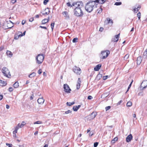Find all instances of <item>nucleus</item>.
I'll use <instances>...</instances> for the list:
<instances>
[{"label":"nucleus","instance_id":"obj_36","mask_svg":"<svg viewBox=\"0 0 147 147\" xmlns=\"http://www.w3.org/2000/svg\"><path fill=\"white\" fill-rule=\"evenodd\" d=\"M78 40V38H74L72 40L73 42L74 43L77 42Z\"/></svg>","mask_w":147,"mask_h":147},{"label":"nucleus","instance_id":"obj_59","mask_svg":"<svg viewBox=\"0 0 147 147\" xmlns=\"http://www.w3.org/2000/svg\"><path fill=\"white\" fill-rule=\"evenodd\" d=\"M103 28H102V27H100V28L99 31H100L101 32H102L103 31Z\"/></svg>","mask_w":147,"mask_h":147},{"label":"nucleus","instance_id":"obj_27","mask_svg":"<svg viewBox=\"0 0 147 147\" xmlns=\"http://www.w3.org/2000/svg\"><path fill=\"white\" fill-rule=\"evenodd\" d=\"M118 140V138L117 137H115L112 140H111V144H114L115 142L117 141Z\"/></svg>","mask_w":147,"mask_h":147},{"label":"nucleus","instance_id":"obj_46","mask_svg":"<svg viewBox=\"0 0 147 147\" xmlns=\"http://www.w3.org/2000/svg\"><path fill=\"white\" fill-rule=\"evenodd\" d=\"M13 90V88L11 87H9L8 89V90L9 92H11Z\"/></svg>","mask_w":147,"mask_h":147},{"label":"nucleus","instance_id":"obj_44","mask_svg":"<svg viewBox=\"0 0 147 147\" xmlns=\"http://www.w3.org/2000/svg\"><path fill=\"white\" fill-rule=\"evenodd\" d=\"M42 73V70L41 69H39L38 71V73L39 74H40Z\"/></svg>","mask_w":147,"mask_h":147},{"label":"nucleus","instance_id":"obj_50","mask_svg":"<svg viewBox=\"0 0 147 147\" xmlns=\"http://www.w3.org/2000/svg\"><path fill=\"white\" fill-rule=\"evenodd\" d=\"M92 98V97L91 96H88V99L89 100H91Z\"/></svg>","mask_w":147,"mask_h":147},{"label":"nucleus","instance_id":"obj_1","mask_svg":"<svg viewBox=\"0 0 147 147\" xmlns=\"http://www.w3.org/2000/svg\"><path fill=\"white\" fill-rule=\"evenodd\" d=\"M73 5L74 8V14L77 16H81L83 15V12L82 10L84 9L83 3L81 2H78L74 3Z\"/></svg>","mask_w":147,"mask_h":147},{"label":"nucleus","instance_id":"obj_56","mask_svg":"<svg viewBox=\"0 0 147 147\" xmlns=\"http://www.w3.org/2000/svg\"><path fill=\"white\" fill-rule=\"evenodd\" d=\"M133 82V80H132V81L131 82V83H130V84L129 85L128 87V88H130V87L131 86L132 83Z\"/></svg>","mask_w":147,"mask_h":147},{"label":"nucleus","instance_id":"obj_35","mask_svg":"<svg viewBox=\"0 0 147 147\" xmlns=\"http://www.w3.org/2000/svg\"><path fill=\"white\" fill-rule=\"evenodd\" d=\"M67 5L68 7H74L73 4L72 5H71L70 2H68L67 3Z\"/></svg>","mask_w":147,"mask_h":147},{"label":"nucleus","instance_id":"obj_26","mask_svg":"<svg viewBox=\"0 0 147 147\" xmlns=\"http://www.w3.org/2000/svg\"><path fill=\"white\" fill-rule=\"evenodd\" d=\"M49 21V19H45L42 20V24H45Z\"/></svg>","mask_w":147,"mask_h":147},{"label":"nucleus","instance_id":"obj_14","mask_svg":"<svg viewBox=\"0 0 147 147\" xmlns=\"http://www.w3.org/2000/svg\"><path fill=\"white\" fill-rule=\"evenodd\" d=\"M45 101L43 98H39L37 100V102L39 104H42Z\"/></svg>","mask_w":147,"mask_h":147},{"label":"nucleus","instance_id":"obj_10","mask_svg":"<svg viewBox=\"0 0 147 147\" xmlns=\"http://www.w3.org/2000/svg\"><path fill=\"white\" fill-rule=\"evenodd\" d=\"M62 14L64 16L65 18L67 20H68L69 19V16L68 14V13L67 11H63L62 12Z\"/></svg>","mask_w":147,"mask_h":147},{"label":"nucleus","instance_id":"obj_62","mask_svg":"<svg viewBox=\"0 0 147 147\" xmlns=\"http://www.w3.org/2000/svg\"><path fill=\"white\" fill-rule=\"evenodd\" d=\"M90 130H91V129L90 128H88V129L87 130V133H88L90 131Z\"/></svg>","mask_w":147,"mask_h":147},{"label":"nucleus","instance_id":"obj_60","mask_svg":"<svg viewBox=\"0 0 147 147\" xmlns=\"http://www.w3.org/2000/svg\"><path fill=\"white\" fill-rule=\"evenodd\" d=\"M3 98V96L2 95H0V100H1Z\"/></svg>","mask_w":147,"mask_h":147},{"label":"nucleus","instance_id":"obj_15","mask_svg":"<svg viewBox=\"0 0 147 147\" xmlns=\"http://www.w3.org/2000/svg\"><path fill=\"white\" fill-rule=\"evenodd\" d=\"M81 83V80L80 79V78H78L76 84V88L77 89H78L80 88Z\"/></svg>","mask_w":147,"mask_h":147},{"label":"nucleus","instance_id":"obj_24","mask_svg":"<svg viewBox=\"0 0 147 147\" xmlns=\"http://www.w3.org/2000/svg\"><path fill=\"white\" fill-rule=\"evenodd\" d=\"M36 74L35 72H33L30 74L29 76L28 77L30 78H32L33 77L35 76H36Z\"/></svg>","mask_w":147,"mask_h":147},{"label":"nucleus","instance_id":"obj_38","mask_svg":"<svg viewBox=\"0 0 147 147\" xmlns=\"http://www.w3.org/2000/svg\"><path fill=\"white\" fill-rule=\"evenodd\" d=\"M20 37V34H19V35H15L14 38L15 39L17 40Z\"/></svg>","mask_w":147,"mask_h":147},{"label":"nucleus","instance_id":"obj_58","mask_svg":"<svg viewBox=\"0 0 147 147\" xmlns=\"http://www.w3.org/2000/svg\"><path fill=\"white\" fill-rule=\"evenodd\" d=\"M40 27L41 28H44V29H47V28L46 27H45V26H40Z\"/></svg>","mask_w":147,"mask_h":147},{"label":"nucleus","instance_id":"obj_33","mask_svg":"<svg viewBox=\"0 0 147 147\" xmlns=\"http://www.w3.org/2000/svg\"><path fill=\"white\" fill-rule=\"evenodd\" d=\"M42 123V122L41 121H36L34 123V124H41Z\"/></svg>","mask_w":147,"mask_h":147},{"label":"nucleus","instance_id":"obj_64","mask_svg":"<svg viewBox=\"0 0 147 147\" xmlns=\"http://www.w3.org/2000/svg\"><path fill=\"white\" fill-rule=\"evenodd\" d=\"M134 118H136V115L135 113L133 114H132Z\"/></svg>","mask_w":147,"mask_h":147},{"label":"nucleus","instance_id":"obj_9","mask_svg":"<svg viewBox=\"0 0 147 147\" xmlns=\"http://www.w3.org/2000/svg\"><path fill=\"white\" fill-rule=\"evenodd\" d=\"M147 86V81L145 80L143 81L141 85L140 88L143 90Z\"/></svg>","mask_w":147,"mask_h":147},{"label":"nucleus","instance_id":"obj_43","mask_svg":"<svg viewBox=\"0 0 147 147\" xmlns=\"http://www.w3.org/2000/svg\"><path fill=\"white\" fill-rule=\"evenodd\" d=\"M111 107L110 106H109L106 107H105V109L106 110V111H107L109 110L110 109Z\"/></svg>","mask_w":147,"mask_h":147},{"label":"nucleus","instance_id":"obj_34","mask_svg":"<svg viewBox=\"0 0 147 147\" xmlns=\"http://www.w3.org/2000/svg\"><path fill=\"white\" fill-rule=\"evenodd\" d=\"M129 57V55L128 54H126L124 57V60H125L127 59Z\"/></svg>","mask_w":147,"mask_h":147},{"label":"nucleus","instance_id":"obj_6","mask_svg":"<svg viewBox=\"0 0 147 147\" xmlns=\"http://www.w3.org/2000/svg\"><path fill=\"white\" fill-rule=\"evenodd\" d=\"M63 88L65 92L67 93H70L71 90L69 86L67 84H65L63 85Z\"/></svg>","mask_w":147,"mask_h":147},{"label":"nucleus","instance_id":"obj_53","mask_svg":"<svg viewBox=\"0 0 147 147\" xmlns=\"http://www.w3.org/2000/svg\"><path fill=\"white\" fill-rule=\"evenodd\" d=\"M26 22V20H23L22 21V25H24Z\"/></svg>","mask_w":147,"mask_h":147},{"label":"nucleus","instance_id":"obj_7","mask_svg":"<svg viewBox=\"0 0 147 147\" xmlns=\"http://www.w3.org/2000/svg\"><path fill=\"white\" fill-rule=\"evenodd\" d=\"M73 71L75 73L78 75L80 74L81 72V69L76 66H75L73 68Z\"/></svg>","mask_w":147,"mask_h":147},{"label":"nucleus","instance_id":"obj_31","mask_svg":"<svg viewBox=\"0 0 147 147\" xmlns=\"http://www.w3.org/2000/svg\"><path fill=\"white\" fill-rule=\"evenodd\" d=\"M141 14L140 12H139L137 14V16L138 17V20H140L141 18Z\"/></svg>","mask_w":147,"mask_h":147},{"label":"nucleus","instance_id":"obj_23","mask_svg":"<svg viewBox=\"0 0 147 147\" xmlns=\"http://www.w3.org/2000/svg\"><path fill=\"white\" fill-rule=\"evenodd\" d=\"M106 0H96L95 1L96 2L98 3H100L102 4L106 1Z\"/></svg>","mask_w":147,"mask_h":147},{"label":"nucleus","instance_id":"obj_18","mask_svg":"<svg viewBox=\"0 0 147 147\" xmlns=\"http://www.w3.org/2000/svg\"><path fill=\"white\" fill-rule=\"evenodd\" d=\"M105 22H106L107 24H108L109 23H113V20L109 18H107L106 20L105 21Z\"/></svg>","mask_w":147,"mask_h":147},{"label":"nucleus","instance_id":"obj_2","mask_svg":"<svg viewBox=\"0 0 147 147\" xmlns=\"http://www.w3.org/2000/svg\"><path fill=\"white\" fill-rule=\"evenodd\" d=\"M96 7L95 1H90L86 5L85 9L88 12H91L94 8Z\"/></svg>","mask_w":147,"mask_h":147},{"label":"nucleus","instance_id":"obj_29","mask_svg":"<svg viewBox=\"0 0 147 147\" xmlns=\"http://www.w3.org/2000/svg\"><path fill=\"white\" fill-rule=\"evenodd\" d=\"M132 105V103L130 101H128L127 102L126 104V105L127 107H131Z\"/></svg>","mask_w":147,"mask_h":147},{"label":"nucleus","instance_id":"obj_49","mask_svg":"<svg viewBox=\"0 0 147 147\" xmlns=\"http://www.w3.org/2000/svg\"><path fill=\"white\" fill-rule=\"evenodd\" d=\"M26 32V31H25L22 34H20V37H21L24 36L25 35Z\"/></svg>","mask_w":147,"mask_h":147},{"label":"nucleus","instance_id":"obj_51","mask_svg":"<svg viewBox=\"0 0 147 147\" xmlns=\"http://www.w3.org/2000/svg\"><path fill=\"white\" fill-rule=\"evenodd\" d=\"M4 49V47L3 46H1L0 47V51H2V50H3Z\"/></svg>","mask_w":147,"mask_h":147},{"label":"nucleus","instance_id":"obj_54","mask_svg":"<svg viewBox=\"0 0 147 147\" xmlns=\"http://www.w3.org/2000/svg\"><path fill=\"white\" fill-rule=\"evenodd\" d=\"M34 20V18H31L29 19V21L30 22H32Z\"/></svg>","mask_w":147,"mask_h":147},{"label":"nucleus","instance_id":"obj_37","mask_svg":"<svg viewBox=\"0 0 147 147\" xmlns=\"http://www.w3.org/2000/svg\"><path fill=\"white\" fill-rule=\"evenodd\" d=\"M102 11V9L101 8H100L97 9L98 13H100Z\"/></svg>","mask_w":147,"mask_h":147},{"label":"nucleus","instance_id":"obj_20","mask_svg":"<svg viewBox=\"0 0 147 147\" xmlns=\"http://www.w3.org/2000/svg\"><path fill=\"white\" fill-rule=\"evenodd\" d=\"M7 83L6 82H5L1 80H0V85L1 86H4L6 85Z\"/></svg>","mask_w":147,"mask_h":147},{"label":"nucleus","instance_id":"obj_47","mask_svg":"<svg viewBox=\"0 0 147 147\" xmlns=\"http://www.w3.org/2000/svg\"><path fill=\"white\" fill-rule=\"evenodd\" d=\"M71 111L70 110H68L67 111H66L65 112V113L66 114H68L69 113H71Z\"/></svg>","mask_w":147,"mask_h":147},{"label":"nucleus","instance_id":"obj_52","mask_svg":"<svg viewBox=\"0 0 147 147\" xmlns=\"http://www.w3.org/2000/svg\"><path fill=\"white\" fill-rule=\"evenodd\" d=\"M16 1V0H12L11 1V2L13 4L15 3Z\"/></svg>","mask_w":147,"mask_h":147},{"label":"nucleus","instance_id":"obj_55","mask_svg":"<svg viewBox=\"0 0 147 147\" xmlns=\"http://www.w3.org/2000/svg\"><path fill=\"white\" fill-rule=\"evenodd\" d=\"M93 134V132L92 131H91L89 134V135L90 136H92Z\"/></svg>","mask_w":147,"mask_h":147},{"label":"nucleus","instance_id":"obj_11","mask_svg":"<svg viewBox=\"0 0 147 147\" xmlns=\"http://www.w3.org/2000/svg\"><path fill=\"white\" fill-rule=\"evenodd\" d=\"M140 8V6L138 5H136L133 8L134 12L135 13H137Z\"/></svg>","mask_w":147,"mask_h":147},{"label":"nucleus","instance_id":"obj_57","mask_svg":"<svg viewBox=\"0 0 147 147\" xmlns=\"http://www.w3.org/2000/svg\"><path fill=\"white\" fill-rule=\"evenodd\" d=\"M17 131L15 130H14L13 131V134H16L17 133Z\"/></svg>","mask_w":147,"mask_h":147},{"label":"nucleus","instance_id":"obj_5","mask_svg":"<svg viewBox=\"0 0 147 147\" xmlns=\"http://www.w3.org/2000/svg\"><path fill=\"white\" fill-rule=\"evenodd\" d=\"M2 71L4 76L7 78H9L11 76L10 72L6 67H4L3 68Z\"/></svg>","mask_w":147,"mask_h":147},{"label":"nucleus","instance_id":"obj_22","mask_svg":"<svg viewBox=\"0 0 147 147\" xmlns=\"http://www.w3.org/2000/svg\"><path fill=\"white\" fill-rule=\"evenodd\" d=\"M9 21L11 22L10 24H11V25H10V24L9 23H8L7 24V27L9 28H11L13 26V23L10 21Z\"/></svg>","mask_w":147,"mask_h":147},{"label":"nucleus","instance_id":"obj_30","mask_svg":"<svg viewBox=\"0 0 147 147\" xmlns=\"http://www.w3.org/2000/svg\"><path fill=\"white\" fill-rule=\"evenodd\" d=\"M55 25V23L54 22H53V23H51V28L52 29V31L53 30L54 26Z\"/></svg>","mask_w":147,"mask_h":147},{"label":"nucleus","instance_id":"obj_28","mask_svg":"<svg viewBox=\"0 0 147 147\" xmlns=\"http://www.w3.org/2000/svg\"><path fill=\"white\" fill-rule=\"evenodd\" d=\"M26 124V123H25L24 121H22V123L20 124V123H18V124L20 125V128H22Z\"/></svg>","mask_w":147,"mask_h":147},{"label":"nucleus","instance_id":"obj_25","mask_svg":"<svg viewBox=\"0 0 147 147\" xmlns=\"http://www.w3.org/2000/svg\"><path fill=\"white\" fill-rule=\"evenodd\" d=\"M13 86L15 88H17L19 86V83L18 82H16L13 85Z\"/></svg>","mask_w":147,"mask_h":147},{"label":"nucleus","instance_id":"obj_3","mask_svg":"<svg viewBox=\"0 0 147 147\" xmlns=\"http://www.w3.org/2000/svg\"><path fill=\"white\" fill-rule=\"evenodd\" d=\"M44 58L42 54H38L36 58V62L38 64H40L42 62Z\"/></svg>","mask_w":147,"mask_h":147},{"label":"nucleus","instance_id":"obj_21","mask_svg":"<svg viewBox=\"0 0 147 147\" xmlns=\"http://www.w3.org/2000/svg\"><path fill=\"white\" fill-rule=\"evenodd\" d=\"M142 61V57H139L137 58V64L140 65Z\"/></svg>","mask_w":147,"mask_h":147},{"label":"nucleus","instance_id":"obj_32","mask_svg":"<svg viewBox=\"0 0 147 147\" xmlns=\"http://www.w3.org/2000/svg\"><path fill=\"white\" fill-rule=\"evenodd\" d=\"M73 109L74 111H77V110H78V108L77 107V106H74L73 108Z\"/></svg>","mask_w":147,"mask_h":147},{"label":"nucleus","instance_id":"obj_41","mask_svg":"<svg viewBox=\"0 0 147 147\" xmlns=\"http://www.w3.org/2000/svg\"><path fill=\"white\" fill-rule=\"evenodd\" d=\"M144 56H146V57L147 56V49H146L144 53Z\"/></svg>","mask_w":147,"mask_h":147},{"label":"nucleus","instance_id":"obj_42","mask_svg":"<svg viewBox=\"0 0 147 147\" xmlns=\"http://www.w3.org/2000/svg\"><path fill=\"white\" fill-rule=\"evenodd\" d=\"M49 0H44L43 3L44 5H46L47 4V3L48 2Z\"/></svg>","mask_w":147,"mask_h":147},{"label":"nucleus","instance_id":"obj_17","mask_svg":"<svg viewBox=\"0 0 147 147\" xmlns=\"http://www.w3.org/2000/svg\"><path fill=\"white\" fill-rule=\"evenodd\" d=\"M6 54L7 56L9 57H11L12 56L13 53L10 51H7Z\"/></svg>","mask_w":147,"mask_h":147},{"label":"nucleus","instance_id":"obj_45","mask_svg":"<svg viewBox=\"0 0 147 147\" xmlns=\"http://www.w3.org/2000/svg\"><path fill=\"white\" fill-rule=\"evenodd\" d=\"M98 144V143L97 142H95L94 143V147H96Z\"/></svg>","mask_w":147,"mask_h":147},{"label":"nucleus","instance_id":"obj_48","mask_svg":"<svg viewBox=\"0 0 147 147\" xmlns=\"http://www.w3.org/2000/svg\"><path fill=\"white\" fill-rule=\"evenodd\" d=\"M107 77H108V76H103V80H106V79H107Z\"/></svg>","mask_w":147,"mask_h":147},{"label":"nucleus","instance_id":"obj_13","mask_svg":"<svg viewBox=\"0 0 147 147\" xmlns=\"http://www.w3.org/2000/svg\"><path fill=\"white\" fill-rule=\"evenodd\" d=\"M132 138V136L131 134H130L128 135L126 139V141L127 142H130Z\"/></svg>","mask_w":147,"mask_h":147},{"label":"nucleus","instance_id":"obj_12","mask_svg":"<svg viewBox=\"0 0 147 147\" xmlns=\"http://www.w3.org/2000/svg\"><path fill=\"white\" fill-rule=\"evenodd\" d=\"M50 12V10L48 8L45 9V10L42 12V13L44 15H48Z\"/></svg>","mask_w":147,"mask_h":147},{"label":"nucleus","instance_id":"obj_40","mask_svg":"<svg viewBox=\"0 0 147 147\" xmlns=\"http://www.w3.org/2000/svg\"><path fill=\"white\" fill-rule=\"evenodd\" d=\"M19 125V124H18V125L15 127V130L18 131V130L20 128Z\"/></svg>","mask_w":147,"mask_h":147},{"label":"nucleus","instance_id":"obj_4","mask_svg":"<svg viewBox=\"0 0 147 147\" xmlns=\"http://www.w3.org/2000/svg\"><path fill=\"white\" fill-rule=\"evenodd\" d=\"M110 53V52L108 50L102 51L100 54V57L102 59L107 58Z\"/></svg>","mask_w":147,"mask_h":147},{"label":"nucleus","instance_id":"obj_63","mask_svg":"<svg viewBox=\"0 0 147 147\" xmlns=\"http://www.w3.org/2000/svg\"><path fill=\"white\" fill-rule=\"evenodd\" d=\"M121 100H120V101H119L117 103V105H120L121 103Z\"/></svg>","mask_w":147,"mask_h":147},{"label":"nucleus","instance_id":"obj_39","mask_svg":"<svg viewBox=\"0 0 147 147\" xmlns=\"http://www.w3.org/2000/svg\"><path fill=\"white\" fill-rule=\"evenodd\" d=\"M121 2H116L115 4V5H120L121 4Z\"/></svg>","mask_w":147,"mask_h":147},{"label":"nucleus","instance_id":"obj_61","mask_svg":"<svg viewBox=\"0 0 147 147\" xmlns=\"http://www.w3.org/2000/svg\"><path fill=\"white\" fill-rule=\"evenodd\" d=\"M6 108L7 109H9V106L8 105H6Z\"/></svg>","mask_w":147,"mask_h":147},{"label":"nucleus","instance_id":"obj_19","mask_svg":"<svg viewBox=\"0 0 147 147\" xmlns=\"http://www.w3.org/2000/svg\"><path fill=\"white\" fill-rule=\"evenodd\" d=\"M101 65L100 64H98L94 68V70L95 71H98L100 67H101Z\"/></svg>","mask_w":147,"mask_h":147},{"label":"nucleus","instance_id":"obj_16","mask_svg":"<svg viewBox=\"0 0 147 147\" xmlns=\"http://www.w3.org/2000/svg\"><path fill=\"white\" fill-rule=\"evenodd\" d=\"M120 34H119L118 35H116L115 36V38L112 39V40L114 42H117L118 41L119 39V36Z\"/></svg>","mask_w":147,"mask_h":147},{"label":"nucleus","instance_id":"obj_8","mask_svg":"<svg viewBox=\"0 0 147 147\" xmlns=\"http://www.w3.org/2000/svg\"><path fill=\"white\" fill-rule=\"evenodd\" d=\"M97 113L96 112H93L88 116V119L90 120L93 119L96 116Z\"/></svg>","mask_w":147,"mask_h":147}]
</instances>
